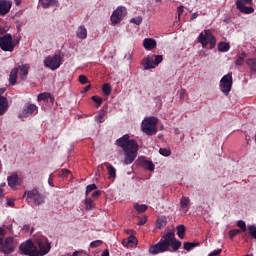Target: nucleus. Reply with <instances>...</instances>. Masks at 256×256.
Here are the masks:
<instances>
[{
    "instance_id": "obj_1",
    "label": "nucleus",
    "mask_w": 256,
    "mask_h": 256,
    "mask_svg": "<svg viewBox=\"0 0 256 256\" xmlns=\"http://www.w3.org/2000/svg\"><path fill=\"white\" fill-rule=\"evenodd\" d=\"M170 247H172L173 251H179L181 248V241L175 238V230H171L157 244L150 246L149 253L151 255H159V253L170 251Z\"/></svg>"
},
{
    "instance_id": "obj_2",
    "label": "nucleus",
    "mask_w": 256,
    "mask_h": 256,
    "mask_svg": "<svg viewBox=\"0 0 256 256\" xmlns=\"http://www.w3.org/2000/svg\"><path fill=\"white\" fill-rule=\"evenodd\" d=\"M116 145L121 147L124 151V164L131 165L135 159H137V151H139V145L137 141L129 139V134H125L116 140Z\"/></svg>"
},
{
    "instance_id": "obj_3",
    "label": "nucleus",
    "mask_w": 256,
    "mask_h": 256,
    "mask_svg": "<svg viewBox=\"0 0 256 256\" xmlns=\"http://www.w3.org/2000/svg\"><path fill=\"white\" fill-rule=\"evenodd\" d=\"M29 69V64H22L12 69L9 76V84L13 86L17 83V75H20L22 81H25L27 79V75H29Z\"/></svg>"
},
{
    "instance_id": "obj_4",
    "label": "nucleus",
    "mask_w": 256,
    "mask_h": 256,
    "mask_svg": "<svg viewBox=\"0 0 256 256\" xmlns=\"http://www.w3.org/2000/svg\"><path fill=\"white\" fill-rule=\"evenodd\" d=\"M23 197L26 198L28 204L43 205V203H45V196L41 194L37 188L25 191Z\"/></svg>"
},
{
    "instance_id": "obj_5",
    "label": "nucleus",
    "mask_w": 256,
    "mask_h": 256,
    "mask_svg": "<svg viewBox=\"0 0 256 256\" xmlns=\"http://www.w3.org/2000/svg\"><path fill=\"white\" fill-rule=\"evenodd\" d=\"M157 123H159V119L157 117H146L141 124L143 133L146 135H155L157 133Z\"/></svg>"
},
{
    "instance_id": "obj_6",
    "label": "nucleus",
    "mask_w": 256,
    "mask_h": 256,
    "mask_svg": "<svg viewBox=\"0 0 256 256\" xmlns=\"http://www.w3.org/2000/svg\"><path fill=\"white\" fill-rule=\"evenodd\" d=\"M198 43H201L204 49L210 43V49H215V45H217V39L213 36L211 30H204V33L202 32L199 34Z\"/></svg>"
},
{
    "instance_id": "obj_7",
    "label": "nucleus",
    "mask_w": 256,
    "mask_h": 256,
    "mask_svg": "<svg viewBox=\"0 0 256 256\" xmlns=\"http://www.w3.org/2000/svg\"><path fill=\"white\" fill-rule=\"evenodd\" d=\"M163 62V55H148L142 60V65L145 71L155 69Z\"/></svg>"
},
{
    "instance_id": "obj_8",
    "label": "nucleus",
    "mask_w": 256,
    "mask_h": 256,
    "mask_svg": "<svg viewBox=\"0 0 256 256\" xmlns=\"http://www.w3.org/2000/svg\"><path fill=\"white\" fill-rule=\"evenodd\" d=\"M35 243L39 249L38 256L47 255L51 251V243H49L47 237L38 236L35 238Z\"/></svg>"
},
{
    "instance_id": "obj_9",
    "label": "nucleus",
    "mask_w": 256,
    "mask_h": 256,
    "mask_svg": "<svg viewBox=\"0 0 256 256\" xmlns=\"http://www.w3.org/2000/svg\"><path fill=\"white\" fill-rule=\"evenodd\" d=\"M0 49L9 53L15 51V42L13 41V36H11V34H6L0 37Z\"/></svg>"
},
{
    "instance_id": "obj_10",
    "label": "nucleus",
    "mask_w": 256,
    "mask_h": 256,
    "mask_svg": "<svg viewBox=\"0 0 256 256\" xmlns=\"http://www.w3.org/2000/svg\"><path fill=\"white\" fill-rule=\"evenodd\" d=\"M126 16H127V8H125L124 6H118L117 9L113 11L110 17V21L112 25H119V23H121Z\"/></svg>"
},
{
    "instance_id": "obj_11",
    "label": "nucleus",
    "mask_w": 256,
    "mask_h": 256,
    "mask_svg": "<svg viewBox=\"0 0 256 256\" xmlns=\"http://www.w3.org/2000/svg\"><path fill=\"white\" fill-rule=\"evenodd\" d=\"M20 251H22L23 255L27 256H39V249L37 246L33 244V241L27 240L26 242L20 245Z\"/></svg>"
},
{
    "instance_id": "obj_12",
    "label": "nucleus",
    "mask_w": 256,
    "mask_h": 256,
    "mask_svg": "<svg viewBox=\"0 0 256 256\" xmlns=\"http://www.w3.org/2000/svg\"><path fill=\"white\" fill-rule=\"evenodd\" d=\"M232 87H233V74L228 73L224 75L220 80V91H222V93L225 95H229Z\"/></svg>"
},
{
    "instance_id": "obj_13",
    "label": "nucleus",
    "mask_w": 256,
    "mask_h": 256,
    "mask_svg": "<svg viewBox=\"0 0 256 256\" xmlns=\"http://www.w3.org/2000/svg\"><path fill=\"white\" fill-rule=\"evenodd\" d=\"M62 61L61 55L47 56L44 60V65L48 67V69L55 71L61 67Z\"/></svg>"
},
{
    "instance_id": "obj_14",
    "label": "nucleus",
    "mask_w": 256,
    "mask_h": 256,
    "mask_svg": "<svg viewBox=\"0 0 256 256\" xmlns=\"http://www.w3.org/2000/svg\"><path fill=\"white\" fill-rule=\"evenodd\" d=\"M245 5H253V0H238L236 1V8L240 13H244L245 15H251V13L255 12L254 7H248Z\"/></svg>"
},
{
    "instance_id": "obj_15",
    "label": "nucleus",
    "mask_w": 256,
    "mask_h": 256,
    "mask_svg": "<svg viewBox=\"0 0 256 256\" xmlns=\"http://www.w3.org/2000/svg\"><path fill=\"white\" fill-rule=\"evenodd\" d=\"M0 247L4 255H11L15 251V239L13 237H7Z\"/></svg>"
},
{
    "instance_id": "obj_16",
    "label": "nucleus",
    "mask_w": 256,
    "mask_h": 256,
    "mask_svg": "<svg viewBox=\"0 0 256 256\" xmlns=\"http://www.w3.org/2000/svg\"><path fill=\"white\" fill-rule=\"evenodd\" d=\"M38 108L35 104H27L22 112L18 115L20 119L31 117V115H37Z\"/></svg>"
},
{
    "instance_id": "obj_17",
    "label": "nucleus",
    "mask_w": 256,
    "mask_h": 256,
    "mask_svg": "<svg viewBox=\"0 0 256 256\" xmlns=\"http://www.w3.org/2000/svg\"><path fill=\"white\" fill-rule=\"evenodd\" d=\"M11 7H13L11 0H0V15H7L11 11Z\"/></svg>"
},
{
    "instance_id": "obj_18",
    "label": "nucleus",
    "mask_w": 256,
    "mask_h": 256,
    "mask_svg": "<svg viewBox=\"0 0 256 256\" xmlns=\"http://www.w3.org/2000/svg\"><path fill=\"white\" fill-rule=\"evenodd\" d=\"M143 47L146 51H153L157 47V41L153 38H145L143 40Z\"/></svg>"
},
{
    "instance_id": "obj_19",
    "label": "nucleus",
    "mask_w": 256,
    "mask_h": 256,
    "mask_svg": "<svg viewBox=\"0 0 256 256\" xmlns=\"http://www.w3.org/2000/svg\"><path fill=\"white\" fill-rule=\"evenodd\" d=\"M189 207H191V199L189 197L183 196L180 200V209L183 213H187L189 211Z\"/></svg>"
},
{
    "instance_id": "obj_20",
    "label": "nucleus",
    "mask_w": 256,
    "mask_h": 256,
    "mask_svg": "<svg viewBox=\"0 0 256 256\" xmlns=\"http://www.w3.org/2000/svg\"><path fill=\"white\" fill-rule=\"evenodd\" d=\"M8 108H9V105L7 103V98L4 96H0V116L5 115Z\"/></svg>"
},
{
    "instance_id": "obj_21",
    "label": "nucleus",
    "mask_w": 256,
    "mask_h": 256,
    "mask_svg": "<svg viewBox=\"0 0 256 256\" xmlns=\"http://www.w3.org/2000/svg\"><path fill=\"white\" fill-rule=\"evenodd\" d=\"M76 36L78 39L84 40L87 39V28L84 25L78 27L76 31Z\"/></svg>"
},
{
    "instance_id": "obj_22",
    "label": "nucleus",
    "mask_w": 256,
    "mask_h": 256,
    "mask_svg": "<svg viewBox=\"0 0 256 256\" xmlns=\"http://www.w3.org/2000/svg\"><path fill=\"white\" fill-rule=\"evenodd\" d=\"M40 3L44 9H48V7H57V5H59L57 0H40Z\"/></svg>"
},
{
    "instance_id": "obj_23",
    "label": "nucleus",
    "mask_w": 256,
    "mask_h": 256,
    "mask_svg": "<svg viewBox=\"0 0 256 256\" xmlns=\"http://www.w3.org/2000/svg\"><path fill=\"white\" fill-rule=\"evenodd\" d=\"M105 166L108 171L109 179H112L114 181L115 177H117V169H115V167H113V165L109 163H105Z\"/></svg>"
},
{
    "instance_id": "obj_24",
    "label": "nucleus",
    "mask_w": 256,
    "mask_h": 256,
    "mask_svg": "<svg viewBox=\"0 0 256 256\" xmlns=\"http://www.w3.org/2000/svg\"><path fill=\"white\" fill-rule=\"evenodd\" d=\"M7 181L9 187L13 189V187H15L19 181V176L17 175V173H13L12 175L8 176Z\"/></svg>"
},
{
    "instance_id": "obj_25",
    "label": "nucleus",
    "mask_w": 256,
    "mask_h": 256,
    "mask_svg": "<svg viewBox=\"0 0 256 256\" xmlns=\"http://www.w3.org/2000/svg\"><path fill=\"white\" fill-rule=\"evenodd\" d=\"M245 57H247V53L245 52L238 54L235 61V65H237L238 67H241V65L245 63Z\"/></svg>"
},
{
    "instance_id": "obj_26",
    "label": "nucleus",
    "mask_w": 256,
    "mask_h": 256,
    "mask_svg": "<svg viewBox=\"0 0 256 256\" xmlns=\"http://www.w3.org/2000/svg\"><path fill=\"white\" fill-rule=\"evenodd\" d=\"M142 167L144 169H148V171H155V164L149 160H143L142 161Z\"/></svg>"
},
{
    "instance_id": "obj_27",
    "label": "nucleus",
    "mask_w": 256,
    "mask_h": 256,
    "mask_svg": "<svg viewBox=\"0 0 256 256\" xmlns=\"http://www.w3.org/2000/svg\"><path fill=\"white\" fill-rule=\"evenodd\" d=\"M229 49H230V46H229V43L227 42H220L218 44V51H220L221 53H227Z\"/></svg>"
},
{
    "instance_id": "obj_28",
    "label": "nucleus",
    "mask_w": 256,
    "mask_h": 256,
    "mask_svg": "<svg viewBox=\"0 0 256 256\" xmlns=\"http://www.w3.org/2000/svg\"><path fill=\"white\" fill-rule=\"evenodd\" d=\"M134 209H136L137 213L139 214L145 213V211H147V205L146 204L139 205V203H134Z\"/></svg>"
},
{
    "instance_id": "obj_29",
    "label": "nucleus",
    "mask_w": 256,
    "mask_h": 256,
    "mask_svg": "<svg viewBox=\"0 0 256 256\" xmlns=\"http://www.w3.org/2000/svg\"><path fill=\"white\" fill-rule=\"evenodd\" d=\"M177 235H178L179 239L185 238V225L177 226Z\"/></svg>"
},
{
    "instance_id": "obj_30",
    "label": "nucleus",
    "mask_w": 256,
    "mask_h": 256,
    "mask_svg": "<svg viewBox=\"0 0 256 256\" xmlns=\"http://www.w3.org/2000/svg\"><path fill=\"white\" fill-rule=\"evenodd\" d=\"M247 65H249L250 69L256 73V60L250 58L246 61Z\"/></svg>"
},
{
    "instance_id": "obj_31",
    "label": "nucleus",
    "mask_w": 256,
    "mask_h": 256,
    "mask_svg": "<svg viewBox=\"0 0 256 256\" xmlns=\"http://www.w3.org/2000/svg\"><path fill=\"white\" fill-rule=\"evenodd\" d=\"M102 91L104 95L109 96L111 95V85L110 84H104L102 87Z\"/></svg>"
},
{
    "instance_id": "obj_32",
    "label": "nucleus",
    "mask_w": 256,
    "mask_h": 256,
    "mask_svg": "<svg viewBox=\"0 0 256 256\" xmlns=\"http://www.w3.org/2000/svg\"><path fill=\"white\" fill-rule=\"evenodd\" d=\"M85 206H86V210L87 211H91V209H93L95 206L93 205V200H91V198H87L85 200Z\"/></svg>"
},
{
    "instance_id": "obj_33",
    "label": "nucleus",
    "mask_w": 256,
    "mask_h": 256,
    "mask_svg": "<svg viewBox=\"0 0 256 256\" xmlns=\"http://www.w3.org/2000/svg\"><path fill=\"white\" fill-rule=\"evenodd\" d=\"M95 121H96L97 123H104V122H105V113L102 112V113L96 115V116H95Z\"/></svg>"
},
{
    "instance_id": "obj_34",
    "label": "nucleus",
    "mask_w": 256,
    "mask_h": 256,
    "mask_svg": "<svg viewBox=\"0 0 256 256\" xmlns=\"http://www.w3.org/2000/svg\"><path fill=\"white\" fill-rule=\"evenodd\" d=\"M159 153L160 155H163V157H169V155H171V150L167 148H160Z\"/></svg>"
},
{
    "instance_id": "obj_35",
    "label": "nucleus",
    "mask_w": 256,
    "mask_h": 256,
    "mask_svg": "<svg viewBox=\"0 0 256 256\" xmlns=\"http://www.w3.org/2000/svg\"><path fill=\"white\" fill-rule=\"evenodd\" d=\"M248 231L251 237H253V239H256V226L255 225L248 226Z\"/></svg>"
},
{
    "instance_id": "obj_36",
    "label": "nucleus",
    "mask_w": 256,
    "mask_h": 256,
    "mask_svg": "<svg viewBox=\"0 0 256 256\" xmlns=\"http://www.w3.org/2000/svg\"><path fill=\"white\" fill-rule=\"evenodd\" d=\"M193 247H197V244L191 243V242H185L184 243V249L186 251H191V249H193Z\"/></svg>"
},
{
    "instance_id": "obj_37",
    "label": "nucleus",
    "mask_w": 256,
    "mask_h": 256,
    "mask_svg": "<svg viewBox=\"0 0 256 256\" xmlns=\"http://www.w3.org/2000/svg\"><path fill=\"white\" fill-rule=\"evenodd\" d=\"M130 23H133L134 25H139L140 23H143V18L141 16H138L136 18H132L130 20Z\"/></svg>"
},
{
    "instance_id": "obj_38",
    "label": "nucleus",
    "mask_w": 256,
    "mask_h": 256,
    "mask_svg": "<svg viewBox=\"0 0 256 256\" xmlns=\"http://www.w3.org/2000/svg\"><path fill=\"white\" fill-rule=\"evenodd\" d=\"M237 226H238L239 228H241V231H243V232L247 231V225L245 224V221L239 220V221L237 222Z\"/></svg>"
},
{
    "instance_id": "obj_39",
    "label": "nucleus",
    "mask_w": 256,
    "mask_h": 256,
    "mask_svg": "<svg viewBox=\"0 0 256 256\" xmlns=\"http://www.w3.org/2000/svg\"><path fill=\"white\" fill-rule=\"evenodd\" d=\"M101 245H103V241L101 240H96L90 243V247L92 249H95V247H101Z\"/></svg>"
},
{
    "instance_id": "obj_40",
    "label": "nucleus",
    "mask_w": 256,
    "mask_h": 256,
    "mask_svg": "<svg viewBox=\"0 0 256 256\" xmlns=\"http://www.w3.org/2000/svg\"><path fill=\"white\" fill-rule=\"evenodd\" d=\"M49 93H40L37 97L38 101H47Z\"/></svg>"
},
{
    "instance_id": "obj_41",
    "label": "nucleus",
    "mask_w": 256,
    "mask_h": 256,
    "mask_svg": "<svg viewBox=\"0 0 256 256\" xmlns=\"http://www.w3.org/2000/svg\"><path fill=\"white\" fill-rule=\"evenodd\" d=\"M95 189H97V185L96 184H90L86 187V195H89V193H91V191H95Z\"/></svg>"
},
{
    "instance_id": "obj_42",
    "label": "nucleus",
    "mask_w": 256,
    "mask_h": 256,
    "mask_svg": "<svg viewBox=\"0 0 256 256\" xmlns=\"http://www.w3.org/2000/svg\"><path fill=\"white\" fill-rule=\"evenodd\" d=\"M79 83H81V85H87V83H89V80L87 79V76L80 75L79 76Z\"/></svg>"
},
{
    "instance_id": "obj_43",
    "label": "nucleus",
    "mask_w": 256,
    "mask_h": 256,
    "mask_svg": "<svg viewBox=\"0 0 256 256\" xmlns=\"http://www.w3.org/2000/svg\"><path fill=\"white\" fill-rule=\"evenodd\" d=\"M165 225H167V221H165V219H158L156 227H158V229H161V227H165Z\"/></svg>"
},
{
    "instance_id": "obj_44",
    "label": "nucleus",
    "mask_w": 256,
    "mask_h": 256,
    "mask_svg": "<svg viewBox=\"0 0 256 256\" xmlns=\"http://www.w3.org/2000/svg\"><path fill=\"white\" fill-rule=\"evenodd\" d=\"M7 233V230L5 228L0 227V243L3 244V239H5V235Z\"/></svg>"
},
{
    "instance_id": "obj_45",
    "label": "nucleus",
    "mask_w": 256,
    "mask_h": 256,
    "mask_svg": "<svg viewBox=\"0 0 256 256\" xmlns=\"http://www.w3.org/2000/svg\"><path fill=\"white\" fill-rule=\"evenodd\" d=\"M238 233H241V230H239V229L230 230L229 231L230 239H233Z\"/></svg>"
},
{
    "instance_id": "obj_46",
    "label": "nucleus",
    "mask_w": 256,
    "mask_h": 256,
    "mask_svg": "<svg viewBox=\"0 0 256 256\" xmlns=\"http://www.w3.org/2000/svg\"><path fill=\"white\" fill-rule=\"evenodd\" d=\"M92 101H94V103H97L98 106H100L101 103H103V99L99 96H92Z\"/></svg>"
},
{
    "instance_id": "obj_47",
    "label": "nucleus",
    "mask_w": 256,
    "mask_h": 256,
    "mask_svg": "<svg viewBox=\"0 0 256 256\" xmlns=\"http://www.w3.org/2000/svg\"><path fill=\"white\" fill-rule=\"evenodd\" d=\"M128 245H137V238L135 236H130L128 238Z\"/></svg>"
},
{
    "instance_id": "obj_48",
    "label": "nucleus",
    "mask_w": 256,
    "mask_h": 256,
    "mask_svg": "<svg viewBox=\"0 0 256 256\" xmlns=\"http://www.w3.org/2000/svg\"><path fill=\"white\" fill-rule=\"evenodd\" d=\"M222 251H223V250H221V249L214 250V251H212V252L209 254V256L221 255V252H222Z\"/></svg>"
},
{
    "instance_id": "obj_49",
    "label": "nucleus",
    "mask_w": 256,
    "mask_h": 256,
    "mask_svg": "<svg viewBox=\"0 0 256 256\" xmlns=\"http://www.w3.org/2000/svg\"><path fill=\"white\" fill-rule=\"evenodd\" d=\"M6 205H8V207H15V200L7 199Z\"/></svg>"
},
{
    "instance_id": "obj_50",
    "label": "nucleus",
    "mask_w": 256,
    "mask_h": 256,
    "mask_svg": "<svg viewBox=\"0 0 256 256\" xmlns=\"http://www.w3.org/2000/svg\"><path fill=\"white\" fill-rule=\"evenodd\" d=\"M92 197H93V199H97L98 197H101V191H94L93 193H92Z\"/></svg>"
},
{
    "instance_id": "obj_51",
    "label": "nucleus",
    "mask_w": 256,
    "mask_h": 256,
    "mask_svg": "<svg viewBox=\"0 0 256 256\" xmlns=\"http://www.w3.org/2000/svg\"><path fill=\"white\" fill-rule=\"evenodd\" d=\"M177 13H178V19L183 15V6H179L177 8Z\"/></svg>"
},
{
    "instance_id": "obj_52",
    "label": "nucleus",
    "mask_w": 256,
    "mask_h": 256,
    "mask_svg": "<svg viewBox=\"0 0 256 256\" xmlns=\"http://www.w3.org/2000/svg\"><path fill=\"white\" fill-rule=\"evenodd\" d=\"M71 173L68 169H63L62 170V174L60 175V177H67V175Z\"/></svg>"
},
{
    "instance_id": "obj_53",
    "label": "nucleus",
    "mask_w": 256,
    "mask_h": 256,
    "mask_svg": "<svg viewBox=\"0 0 256 256\" xmlns=\"http://www.w3.org/2000/svg\"><path fill=\"white\" fill-rule=\"evenodd\" d=\"M145 223H147V219L144 218V219H140L137 223V225L141 226V225H145Z\"/></svg>"
},
{
    "instance_id": "obj_54",
    "label": "nucleus",
    "mask_w": 256,
    "mask_h": 256,
    "mask_svg": "<svg viewBox=\"0 0 256 256\" xmlns=\"http://www.w3.org/2000/svg\"><path fill=\"white\" fill-rule=\"evenodd\" d=\"M199 17V12H194L192 15H191V19L194 20V19H197Z\"/></svg>"
},
{
    "instance_id": "obj_55",
    "label": "nucleus",
    "mask_w": 256,
    "mask_h": 256,
    "mask_svg": "<svg viewBox=\"0 0 256 256\" xmlns=\"http://www.w3.org/2000/svg\"><path fill=\"white\" fill-rule=\"evenodd\" d=\"M180 99H183V96L185 95V89H181L179 91Z\"/></svg>"
},
{
    "instance_id": "obj_56",
    "label": "nucleus",
    "mask_w": 256,
    "mask_h": 256,
    "mask_svg": "<svg viewBox=\"0 0 256 256\" xmlns=\"http://www.w3.org/2000/svg\"><path fill=\"white\" fill-rule=\"evenodd\" d=\"M15 6L19 7V5H21L22 0H14Z\"/></svg>"
},
{
    "instance_id": "obj_57",
    "label": "nucleus",
    "mask_w": 256,
    "mask_h": 256,
    "mask_svg": "<svg viewBox=\"0 0 256 256\" xmlns=\"http://www.w3.org/2000/svg\"><path fill=\"white\" fill-rule=\"evenodd\" d=\"M30 229V226L29 225H24L23 226V231H29Z\"/></svg>"
},
{
    "instance_id": "obj_58",
    "label": "nucleus",
    "mask_w": 256,
    "mask_h": 256,
    "mask_svg": "<svg viewBox=\"0 0 256 256\" xmlns=\"http://www.w3.org/2000/svg\"><path fill=\"white\" fill-rule=\"evenodd\" d=\"M48 183H49V185H50L51 187H53V180H51V175H50V177H49Z\"/></svg>"
},
{
    "instance_id": "obj_59",
    "label": "nucleus",
    "mask_w": 256,
    "mask_h": 256,
    "mask_svg": "<svg viewBox=\"0 0 256 256\" xmlns=\"http://www.w3.org/2000/svg\"><path fill=\"white\" fill-rule=\"evenodd\" d=\"M89 89H91V85H88V86H86L85 88H84V91H89Z\"/></svg>"
},
{
    "instance_id": "obj_60",
    "label": "nucleus",
    "mask_w": 256,
    "mask_h": 256,
    "mask_svg": "<svg viewBox=\"0 0 256 256\" xmlns=\"http://www.w3.org/2000/svg\"><path fill=\"white\" fill-rule=\"evenodd\" d=\"M3 93H5V88L0 89V95H3Z\"/></svg>"
},
{
    "instance_id": "obj_61",
    "label": "nucleus",
    "mask_w": 256,
    "mask_h": 256,
    "mask_svg": "<svg viewBox=\"0 0 256 256\" xmlns=\"http://www.w3.org/2000/svg\"><path fill=\"white\" fill-rule=\"evenodd\" d=\"M4 32H5V29L0 28V33H4Z\"/></svg>"
},
{
    "instance_id": "obj_62",
    "label": "nucleus",
    "mask_w": 256,
    "mask_h": 256,
    "mask_svg": "<svg viewBox=\"0 0 256 256\" xmlns=\"http://www.w3.org/2000/svg\"><path fill=\"white\" fill-rule=\"evenodd\" d=\"M5 185H6L5 183H2V184L0 185V188H1V187H5Z\"/></svg>"
},
{
    "instance_id": "obj_63",
    "label": "nucleus",
    "mask_w": 256,
    "mask_h": 256,
    "mask_svg": "<svg viewBox=\"0 0 256 256\" xmlns=\"http://www.w3.org/2000/svg\"><path fill=\"white\" fill-rule=\"evenodd\" d=\"M202 55H206V54H205V52H203V54H202Z\"/></svg>"
}]
</instances>
